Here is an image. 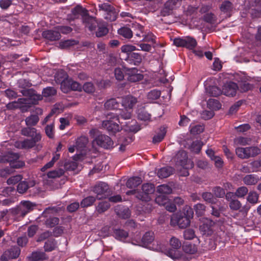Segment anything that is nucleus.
<instances>
[{"label": "nucleus", "instance_id": "f257e3e1", "mask_svg": "<svg viewBox=\"0 0 261 261\" xmlns=\"http://www.w3.org/2000/svg\"><path fill=\"white\" fill-rule=\"evenodd\" d=\"M89 134L91 137H95L93 141V145L96 144L105 149H110L112 147L113 141L111 138L107 135L99 134V130L97 129H91Z\"/></svg>", "mask_w": 261, "mask_h": 261}, {"label": "nucleus", "instance_id": "f03ea898", "mask_svg": "<svg viewBox=\"0 0 261 261\" xmlns=\"http://www.w3.org/2000/svg\"><path fill=\"white\" fill-rule=\"evenodd\" d=\"M36 206L35 203L30 201H21L18 206L12 208L11 212L14 215L23 217L28 213L32 211Z\"/></svg>", "mask_w": 261, "mask_h": 261}, {"label": "nucleus", "instance_id": "7ed1b4c3", "mask_svg": "<svg viewBox=\"0 0 261 261\" xmlns=\"http://www.w3.org/2000/svg\"><path fill=\"white\" fill-rule=\"evenodd\" d=\"M92 191L96 195L97 199L107 198L111 194V191L107 184L104 182H99L95 185Z\"/></svg>", "mask_w": 261, "mask_h": 261}, {"label": "nucleus", "instance_id": "20e7f679", "mask_svg": "<svg viewBox=\"0 0 261 261\" xmlns=\"http://www.w3.org/2000/svg\"><path fill=\"white\" fill-rule=\"evenodd\" d=\"M236 154L240 159H248L259 154L260 149L257 147H238L236 149Z\"/></svg>", "mask_w": 261, "mask_h": 261}, {"label": "nucleus", "instance_id": "39448f33", "mask_svg": "<svg viewBox=\"0 0 261 261\" xmlns=\"http://www.w3.org/2000/svg\"><path fill=\"white\" fill-rule=\"evenodd\" d=\"M107 120L103 121L102 126L106 129L110 134H115L119 132L122 127L117 122H114L111 119H113L112 113L107 115Z\"/></svg>", "mask_w": 261, "mask_h": 261}, {"label": "nucleus", "instance_id": "423d86ee", "mask_svg": "<svg viewBox=\"0 0 261 261\" xmlns=\"http://www.w3.org/2000/svg\"><path fill=\"white\" fill-rule=\"evenodd\" d=\"M155 187L153 184H144L142 186L141 191L137 192L136 197L140 200L148 201L150 199V195L154 193Z\"/></svg>", "mask_w": 261, "mask_h": 261}, {"label": "nucleus", "instance_id": "0eeeda50", "mask_svg": "<svg viewBox=\"0 0 261 261\" xmlns=\"http://www.w3.org/2000/svg\"><path fill=\"white\" fill-rule=\"evenodd\" d=\"M173 44L177 47H184L189 49H193L196 46L197 41L193 37L186 36L175 38Z\"/></svg>", "mask_w": 261, "mask_h": 261}, {"label": "nucleus", "instance_id": "6e6552de", "mask_svg": "<svg viewBox=\"0 0 261 261\" xmlns=\"http://www.w3.org/2000/svg\"><path fill=\"white\" fill-rule=\"evenodd\" d=\"M181 0H168L167 1L161 10V15L163 16H169L172 14L173 10L178 5H180Z\"/></svg>", "mask_w": 261, "mask_h": 261}, {"label": "nucleus", "instance_id": "1a4fd4ad", "mask_svg": "<svg viewBox=\"0 0 261 261\" xmlns=\"http://www.w3.org/2000/svg\"><path fill=\"white\" fill-rule=\"evenodd\" d=\"M41 135H37L35 137L30 139H25L23 141L18 143L17 147L20 149H29L35 147L37 142L41 140Z\"/></svg>", "mask_w": 261, "mask_h": 261}, {"label": "nucleus", "instance_id": "9d476101", "mask_svg": "<svg viewBox=\"0 0 261 261\" xmlns=\"http://www.w3.org/2000/svg\"><path fill=\"white\" fill-rule=\"evenodd\" d=\"M169 243L172 249L167 250L166 254L172 258H175L176 257L175 250L179 249L181 247V242L178 239L173 237L170 239Z\"/></svg>", "mask_w": 261, "mask_h": 261}, {"label": "nucleus", "instance_id": "9b49d317", "mask_svg": "<svg viewBox=\"0 0 261 261\" xmlns=\"http://www.w3.org/2000/svg\"><path fill=\"white\" fill-rule=\"evenodd\" d=\"M229 206L230 210L232 211H239L240 212L246 214L250 208V207L247 205L242 207L241 202L236 198L233 199L229 202Z\"/></svg>", "mask_w": 261, "mask_h": 261}, {"label": "nucleus", "instance_id": "f8f14e48", "mask_svg": "<svg viewBox=\"0 0 261 261\" xmlns=\"http://www.w3.org/2000/svg\"><path fill=\"white\" fill-rule=\"evenodd\" d=\"M126 74L128 75L127 80L130 82H137L143 78V75L138 73V69L136 68H127Z\"/></svg>", "mask_w": 261, "mask_h": 261}, {"label": "nucleus", "instance_id": "ddd939ff", "mask_svg": "<svg viewBox=\"0 0 261 261\" xmlns=\"http://www.w3.org/2000/svg\"><path fill=\"white\" fill-rule=\"evenodd\" d=\"M238 85L234 82H229L225 85L222 90V93L228 96H233L236 94Z\"/></svg>", "mask_w": 261, "mask_h": 261}, {"label": "nucleus", "instance_id": "4468645a", "mask_svg": "<svg viewBox=\"0 0 261 261\" xmlns=\"http://www.w3.org/2000/svg\"><path fill=\"white\" fill-rule=\"evenodd\" d=\"M19 158V155L17 153H11L7 159L10 163L11 166L13 168H20L25 165L24 163L21 161H17Z\"/></svg>", "mask_w": 261, "mask_h": 261}, {"label": "nucleus", "instance_id": "2eb2a0df", "mask_svg": "<svg viewBox=\"0 0 261 261\" xmlns=\"http://www.w3.org/2000/svg\"><path fill=\"white\" fill-rule=\"evenodd\" d=\"M132 110L130 109H128L127 108H124L123 109H121L119 111V113L117 114H113V119H115L118 121L119 123H120L119 121V119L122 118L124 120L130 119L132 117Z\"/></svg>", "mask_w": 261, "mask_h": 261}, {"label": "nucleus", "instance_id": "dca6fc26", "mask_svg": "<svg viewBox=\"0 0 261 261\" xmlns=\"http://www.w3.org/2000/svg\"><path fill=\"white\" fill-rule=\"evenodd\" d=\"M71 13L73 15L72 19H74L78 18L81 16L83 20L84 18L89 14L88 11L86 9L80 6H77L73 8L71 11Z\"/></svg>", "mask_w": 261, "mask_h": 261}, {"label": "nucleus", "instance_id": "f3484780", "mask_svg": "<svg viewBox=\"0 0 261 261\" xmlns=\"http://www.w3.org/2000/svg\"><path fill=\"white\" fill-rule=\"evenodd\" d=\"M42 35L43 38L50 41H56L61 37V35L58 30L57 31L51 30L44 31Z\"/></svg>", "mask_w": 261, "mask_h": 261}, {"label": "nucleus", "instance_id": "a211bd4d", "mask_svg": "<svg viewBox=\"0 0 261 261\" xmlns=\"http://www.w3.org/2000/svg\"><path fill=\"white\" fill-rule=\"evenodd\" d=\"M20 253V249L17 246H13L9 249L6 250L3 256H5V258H9L10 259H14L17 258Z\"/></svg>", "mask_w": 261, "mask_h": 261}, {"label": "nucleus", "instance_id": "6ab92c4d", "mask_svg": "<svg viewBox=\"0 0 261 261\" xmlns=\"http://www.w3.org/2000/svg\"><path fill=\"white\" fill-rule=\"evenodd\" d=\"M35 185V181L34 180L22 181L18 184L17 190L19 193L23 194L27 192L29 188L33 187Z\"/></svg>", "mask_w": 261, "mask_h": 261}, {"label": "nucleus", "instance_id": "aec40b11", "mask_svg": "<svg viewBox=\"0 0 261 261\" xmlns=\"http://www.w3.org/2000/svg\"><path fill=\"white\" fill-rule=\"evenodd\" d=\"M188 156L185 151L181 150L178 151L174 158V161L177 165L184 166L187 162Z\"/></svg>", "mask_w": 261, "mask_h": 261}, {"label": "nucleus", "instance_id": "412c9836", "mask_svg": "<svg viewBox=\"0 0 261 261\" xmlns=\"http://www.w3.org/2000/svg\"><path fill=\"white\" fill-rule=\"evenodd\" d=\"M83 22L85 24V27L91 31L95 30L99 24L94 17L89 16V14L84 18Z\"/></svg>", "mask_w": 261, "mask_h": 261}, {"label": "nucleus", "instance_id": "4be33fe9", "mask_svg": "<svg viewBox=\"0 0 261 261\" xmlns=\"http://www.w3.org/2000/svg\"><path fill=\"white\" fill-rule=\"evenodd\" d=\"M83 22L85 24V27L91 31L95 30L99 24L94 17L89 16V14L84 18Z\"/></svg>", "mask_w": 261, "mask_h": 261}, {"label": "nucleus", "instance_id": "5701e85b", "mask_svg": "<svg viewBox=\"0 0 261 261\" xmlns=\"http://www.w3.org/2000/svg\"><path fill=\"white\" fill-rule=\"evenodd\" d=\"M137 102V99L132 96H126L122 98L121 104L124 108L132 110V108Z\"/></svg>", "mask_w": 261, "mask_h": 261}, {"label": "nucleus", "instance_id": "b1692460", "mask_svg": "<svg viewBox=\"0 0 261 261\" xmlns=\"http://www.w3.org/2000/svg\"><path fill=\"white\" fill-rule=\"evenodd\" d=\"M21 134L22 136L33 138L37 135H41L39 132H38L37 129L33 127L28 126L24 127L21 129Z\"/></svg>", "mask_w": 261, "mask_h": 261}, {"label": "nucleus", "instance_id": "393cba45", "mask_svg": "<svg viewBox=\"0 0 261 261\" xmlns=\"http://www.w3.org/2000/svg\"><path fill=\"white\" fill-rule=\"evenodd\" d=\"M21 93L23 95L30 97V99L34 100V103H36V102L42 99V96L40 94H37L36 91L32 89L22 90Z\"/></svg>", "mask_w": 261, "mask_h": 261}, {"label": "nucleus", "instance_id": "a878e982", "mask_svg": "<svg viewBox=\"0 0 261 261\" xmlns=\"http://www.w3.org/2000/svg\"><path fill=\"white\" fill-rule=\"evenodd\" d=\"M116 214L122 219H126L130 217V212L127 207L118 206L115 210Z\"/></svg>", "mask_w": 261, "mask_h": 261}, {"label": "nucleus", "instance_id": "bb28decb", "mask_svg": "<svg viewBox=\"0 0 261 261\" xmlns=\"http://www.w3.org/2000/svg\"><path fill=\"white\" fill-rule=\"evenodd\" d=\"M244 184L247 186L256 185L259 180L258 176L255 174H247L242 179Z\"/></svg>", "mask_w": 261, "mask_h": 261}, {"label": "nucleus", "instance_id": "cd10ccee", "mask_svg": "<svg viewBox=\"0 0 261 261\" xmlns=\"http://www.w3.org/2000/svg\"><path fill=\"white\" fill-rule=\"evenodd\" d=\"M140 126L135 120H132L130 121L126 122L124 126V129L126 131L137 133L140 129Z\"/></svg>", "mask_w": 261, "mask_h": 261}, {"label": "nucleus", "instance_id": "c85d7f7f", "mask_svg": "<svg viewBox=\"0 0 261 261\" xmlns=\"http://www.w3.org/2000/svg\"><path fill=\"white\" fill-rule=\"evenodd\" d=\"M28 258L31 261H40L47 259V256L43 252L34 251L28 256Z\"/></svg>", "mask_w": 261, "mask_h": 261}, {"label": "nucleus", "instance_id": "c756f323", "mask_svg": "<svg viewBox=\"0 0 261 261\" xmlns=\"http://www.w3.org/2000/svg\"><path fill=\"white\" fill-rule=\"evenodd\" d=\"M174 169L170 166L165 167L161 168L158 172V175L161 178H167L172 174Z\"/></svg>", "mask_w": 261, "mask_h": 261}, {"label": "nucleus", "instance_id": "7c9ffc66", "mask_svg": "<svg viewBox=\"0 0 261 261\" xmlns=\"http://www.w3.org/2000/svg\"><path fill=\"white\" fill-rule=\"evenodd\" d=\"M120 102L116 98H112L108 99L104 103V107L107 110L117 109L120 106Z\"/></svg>", "mask_w": 261, "mask_h": 261}, {"label": "nucleus", "instance_id": "2f4dec72", "mask_svg": "<svg viewBox=\"0 0 261 261\" xmlns=\"http://www.w3.org/2000/svg\"><path fill=\"white\" fill-rule=\"evenodd\" d=\"M154 239V233L152 231L146 232L142 238V244L144 247L150 244Z\"/></svg>", "mask_w": 261, "mask_h": 261}, {"label": "nucleus", "instance_id": "473e14b6", "mask_svg": "<svg viewBox=\"0 0 261 261\" xmlns=\"http://www.w3.org/2000/svg\"><path fill=\"white\" fill-rule=\"evenodd\" d=\"M132 31L133 34L140 38H141L142 36L145 35L144 28L142 25L136 23L132 24Z\"/></svg>", "mask_w": 261, "mask_h": 261}, {"label": "nucleus", "instance_id": "72a5a7b5", "mask_svg": "<svg viewBox=\"0 0 261 261\" xmlns=\"http://www.w3.org/2000/svg\"><path fill=\"white\" fill-rule=\"evenodd\" d=\"M29 100L27 98H19L17 101H15L8 104L7 107L9 109H16L22 107V105L28 104Z\"/></svg>", "mask_w": 261, "mask_h": 261}, {"label": "nucleus", "instance_id": "f704fd0d", "mask_svg": "<svg viewBox=\"0 0 261 261\" xmlns=\"http://www.w3.org/2000/svg\"><path fill=\"white\" fill-rule=\"evenodd\" d=\"M166 134V129L165 127H161L159 130L153 138L152 142L153 143L160 142L164 138Z\"/></svg>", "mask_w": 261, "mask_h": 261}, {"label": "nucleus", "instance_id": "c9c22d12", "mask_svg": "<svg viewBox=\"0 0 261 261\" xmlns=\"http://www.w3.org/2000/svg\"><path fill=\"white\" fill-rule=\"evenodd\" d=\"M141 182V178L139 177L135 176L129 178L126 183V185L127 187L133 189L137 187L138 186L140 185Z\"/></svg>", "mask_w": 261, "mask_h": 261}, {"label": "nucleus", "instance_id": "e433bc0d", "mask_svg": "<svg viewBox=\"0 0 261 261\" xmlns=\"http://www.w3.org/2000/svg\"><path fill=\"white\" fill-rule=\"evenodd\" d=\"M183 251L190 254L195 253L197 251V248L195 244L189 243H184L182 246Z\"/></svg>", "mask_w": 261, "mask_h": 261}, {"label": "nucleus", "instance_id": "4c0bfd02", "mask_svg": "<svg viewBox=\"0 0 261 261\" xmlns=\"http://www.w3.org/2000/svg\"><path fill=\"white\" fill-rule=\"evenodd\" d=\"M177 223L181 228H184L188 226L190 224V220L181 215L177 217Z\"/></svg>", "mask_w": 261, "mask_h": 261}, {"label": "nucleus", "instance_id": "58836bf2", "mask_svg": "<svg viewBox=\"0 0 261 261\" xmlns=\"http://www.w3.org/2000/svg\"><path fill=\"white\" fill-rule=\"evenodd\" d=\"M237 89L240 90L241 92H245L253 88V86L250 84L246 81L242 80L239 81Z\"/></svg>", "mask_w": 261, "mask_h": 261}, {"label": "nucleus", "instance_id": "ea45409f", "mask_svg": "<svg viewBox=\"0 0 261 261\" xmlns=\"http://www.w3.org/2000/svg\"><path fill=\"white\" fill-rule=\"evenodd\" d=\"M138 118L143 121H147L150 119L151 115L144 108H141L137 110Z\"/></svg>", "mask_w": 261, "mask_h": 261}, {"label": "nucleus", "instance_id": "a19ab883", "mask_svg": "<svg viewBox=\"0 0 261 261\" xmlns=\"http://www.w3.org/2000/svg\"><path fill=\"white\" fill-rule=\"evenodd\" d=\"M171 187L167 185L163 184L157 187L156 192L161 195H167L172 193Z\"/></svg>", "mask_w": 261, "mask_h": 261}, {"label": "nucleus", "instance_id": "79ce46f5", "mask_svg": "<svg viewBox=\"0 0 261 261\" xmlns=\"http://www.w3.org/2000/svg\"><path fill=\"white\" fill-rule=\"evenodd\" d=\"M113 233L115 238L120 241L125 240L128 236L127 231L121 229H115Z\"/></svg>", "mask_w": 261, "mask_h": 261}, {"label": "nucleus", "instance_id": "37998d69", "mask_svg": "<svg viewBox=\"0 0 261 261\" xmlns=\"http://www.w3.org/2000/svg\"><path fill=\"white\" fill-rule=\"evenodd\" d=\"M206 90L207 94L210 96L217 97L222 94V90L215 86H209Z\"/></svg>", "mask_w": 261, "mask_h": 261}, {"label": "nucleus", "instance_id": "c03bdc74", "mask_svg": "<svg viewBox=\"0 0 261 261\" xmlns=\"http://www.w3.org/2000/svg\"><path fill=\"white\" fill-rule=\"evenodd\" d=\"M44 223L47 227H53L58 225L59 223V219L57 217H51L48 215L47 217H44Z\"/></svg>", "mask_w": 261, "mask_h": 261}, {"label": "nucleus", "instance_id": "a18cd8bd", "mask_svg": "<svg viewBox=\"0 0 261 261\" xmlns=\"http://www.w3.org/2000/svg\"><path fill=\"white\" fill-rule=\"evenodd\" d=\"M39 121V118L37 115H31L25 119L26 125L31 127L36 125Z\"/></svg>", "mask_w": 261, "mask_h": 261}, {"label": "nucleus", "instance_id": "49530a36", "mask_svg": "<svg viewBox=\"0 0 261 261\" xmlns=\"http://www.w3.org/2000/svg\"><path fill=\"white\" fill-rule=\"evenodd\" d=\"M61 211V208L57 206H50L46 208L43 211L42 216L43 217H47L48 215H54Z\"/></svg>", "mask_w": 261, "mask_h": 261}, {"label": "nucleus", "instance_id": "de8ad7c7", "mask_svg": "<svg viewBox=\"0 0 261 261\" xmlns=\"http://www.w3.org/2000/svg\"><path fill=\"white\" fill-rule=\"evenodd\" d=\"M118 33L125 38L129 39L133 36V31L127 27H122L118 30Z\"/></svg>", "mask_w": 261, "mask_h": 261}, {"label": "nucleus", "instance_id": "09e8293b", "mask_svg": "<svg viewBox=\"0 0 261 261\" xmlns=\"http://www.w3.org/2000/svg\"><path fill=\"white\" fill-rule=\"evenodd\" d=\"M97 31L96 32V36L97 37H101L106 35L108 33V29L104 23H99L97 26Z\"/></svg>", "mask_w": 261, "mask_h": 261}, {"label": "nucleus", "instance_id": "8fccbe9b", "mask_svg": "<svg viewBox=\"0 0 261 261\" xmlns=\"http://www.w3.org/2000/svg\"><path fill=\"white\" fill-rule=\"evenodd\" d=\"M88 143V138L85 136H82L77 139L75 147L77 149L82 150L86 147Z\"/></svg>", "mask_w": 261, "mask_h": 261}, {"label": "nucleus", "instance_id": "3c124183", "mask_svg": "<svg viewBox=\"0 0 261 261\" xmlns=\"http://www.w3.org/2000/svg\"><path fill=\"white\" fill-rule=\"evenodd\" d=\"M117 15L118 13L116 10L113 7L112 9L106 12L105 18L110 21H113L116 20Z\"/></svg>", "mask_w": 261, "mask_h": 261}, {"label": "nucleus", "instance_id": "603ef678", "mask_svg": "<svg viewBox=\"0 0 261 261\" xmlns=\"http://www.w3.org/2000/svg\"><path fill=\"white\" fill-rule=\"evenodd\" d=\"M259 194L255 191H250L247 197V201L249 203L255 204L258 201Z\"/></svg>", "mask_w": 261, "mask_h": 261}, {"label": "nucleus", "instance_id": "864d4df0", "mask_svg": "<svg viewBox=\"0 0 261 261\" xmlns=\"http://www.w3.org/2000/svg\"><path fill=\"white\" fill-rule=\"evenodd\" d=\"M220 9L223 13L230 12L233 9V5L230 1H225L221 5Z\"/></svg>", "mask_w": 261, "mask_h": 261}, {"label": "nucleus", "instance_id": "5fc2aeb1", "mask_svg": "<svg viewBox=\"0 0 261 261\" xmlns=\"http://www.w3.org/2000/svg\"><path fill=\"white\" fill-rule=\"evenodd\" d=\"M248 193V188L245 186H242L238 188L234 195L238 198H244Z\"/></svg>", "mask_w": 261, "mask_h": 261}, {"label": "nucleus", "instance_id": "6e6d98bb", "mask_svg": "<svg viewBox=\"0 0 261 261\" xmlns=\"http://www.w3.org/2000/svg\"><path fill=\"white\" fill-rule=\"evenodd\" d=\"M202 145L203 144L201 141L196 140L191 143L189 148L191 151L198 153L201 150Z\"/></svg>", "mask_w": 261, "mask_h": 261}, {"label": "nucleus", "instance_id": "4d7b16f0", "mask_svg": "<svg viewBox=\"0 0 261 261\" xmlns=\"http://www.w3.org/2000/svg\"><path fill=\"white\" fill-rule=\"evenodd\" d=\"M128 58L134 62V64L139 65L142 62V59L141 55L137 53H130L128 54Z\"/></svg>", "mask_w": 261, "mask_h": 261}, {"label": "nucleus", "instance_id": "13d9d810", "mask_svg": "<svg viewBox=\"0 0 261 261\" xmlns=\"http://www.w3.org/2000/svg\"><path fill=\"white\" fill-rule=\"evenodd\" d=\"M45 132L46 136L50 139H54L55 137V125L53 122L47 125L45 127Z\"/></svg>", "mask_w": 261, "mask_h": 261}, {"label": "nucleus", "instance_id": "bf43d9fd", "mask_svg": "<svg viewBox=\"0 0 261 261\" xmlns=\"http://www.w3.org/2000/svg\"><path fill=\"white\" fill-rule=\"evenodd\" d=\"M207 107L212 110H219L221 108V105L219 101L215 99H210L207 101Z\"/></svg>", "mask_w": 261, "mask_h": 261}, {"label": "nucleus", "instance_id": "052dcab7", "mask_svg": "<svg viewBox=\"0 0 261 261\" xmlns=\"http://www.w3.org/2000/svg\"><path fill=\"white\" fill-rule=\"evenodd\" d=\"M96 198L93 196L87 197L82 200L81 205L82 207L90 206L93 204Z\"/></svg>", "mask_w": 261, "mask_h": 261}, {"label": "nucleus", "instance_id": "680f3d73", "mask_svg": "<svg viewBox=\"0 0 261 261\" xmlns=\"http://www.w3.org/2000/svg\"><path fill=\"white\" fill-rule=\"evenodd\" d=\"M202 197L206 202L214 204L216 203V199L214 198V195L211 192H204L202 194Z\"/></svg>", "mask_w": 261, "mask_h": 261}, {"label": "nucleus", "instance_id": "e2e57ef3", "mask_svg": "<svg viewBox=\"0 0 261 261\" xmlns=\"http://www.w3.org/2000/svg\"><path fill=\"white\" fill-rule=\"evenodd\" d=\"M110 204L108 201H102L99 203L96 207V210L99 213H102L108 210Z\"/></svg>", "mask_w": 261, "mask_h": 261}, {"label": "nucleus", "instance_id": "0e129e2a", "mask_svg": "<svg viewBox=\"0 0 261 261\" xmlns=\"http://www.w3.org/2000/svg\"><path fill=\"white\" fill-rule=\"evenodd\" d=\"M205 208L206 207L203 204L200 203L194 205V209L198 216H201L204 214Z\"/></svg>", "mask_w": 261, "mask_h": 261}, {"label": "nucleus", "instance_id": "69168bd1", "mask_svg": "<svg viewBox=\"0 0 261 261\" xmlns=\"http://www.w3.org/2000/svg\"><path fill=\"white\" fill-rule=\"evenodd\" d=\"M214 195L218 198H223L225 195V190L220 187H215L213 188Z\"/></svg>", "mask_w": 261, "mask_h": 261}, {"label": "nucleus", "instance_id": "338daca9", "mask_svg": "<svg viewBox=\"0 0 261 261\" xmlns=\"http://www.w3.org/2000/svg\"><path fill=\"white\" fill-rule=\"evenodd\" d=\"M64 173V170L62 169H59L48 172L47 176L49 178H54L60 177L61 176L63 175Z\"/></svg>", "mask_w": 261, "mask_h": 261}, {"label": "nucleus", "instance_id": "774afa93", "mask_svg": "<svg viewBox=\"0 0 261 261\" xmlns=\"http://www.w3.org/2000/svg\"><path fill=\"white\" fill-rule=\"evenodd\" d=\"M155 201L160 205H165L168 202V199L166 195L159 194L155 198Z\"/></svg>", "mask_w": 261, "mask_h": 261}]
</instances>
